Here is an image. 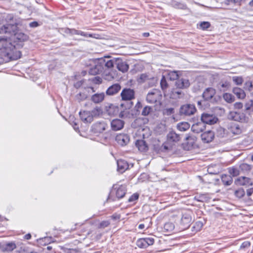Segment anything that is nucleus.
I'll return each mask as SVG.
<instances>
[{"label": "nucleus", "mask_w": 253, "mask_h": 253, "mask_svg": "<svg viewBox=\"0 0 253 253\" xmlns=\"http://www.w3.org/2000/svg\"><path fill=\"white\" fill-rule=\"evenodd\" d=\"M0 52L1 56L9 60H17L21 56L15 45L12 44L7 38L3 37H0Z\"/></svg>", "instance_id": "f257e3e1"}, {"label": "nucleus", "mask_w": 253, "mask_h": 253, "mask_svg": "<svg viewBox=\"0 0 253 253\" xmlns=\"http://www.w3.org/2000/svg\"><path fill=\"white\" fill-rule=\"evenodd\" d=\"M126 192V187L125 185L115 184L112 187L108 200L115 201L116 199H119L123 198Z\"/></svg>", "instance_id": "f03ea898"}, {"label": "nucleus", "mask_w": 253, "mask_h": 253, "mask_svg": "<svg viewBox=\"0 0 253 253\" xmlns=\"http://www.w3.org/2000/svg\"><path fill=\"white\" fill-rule=\"evenodd\" d=\"M228 118L241 123L247 122L248 121V118L244 113L235 111L230 112L228 115Z\"/></svg>", "instance_id": "7ed1b4c3"}, {"label": "nucleus", "mask_w": 253, "mask_h": 253, "mask_svg": "<svg viewBox=\"0 0 253 253\" xmlns=\"http://www.w3.org/2000/svg\"><path fill=\"white\" fill-rule=\"evenodd\" d=\"M161 96V92L159 89H153L148 93L146 100L149 103H154L159 100Z\"/></svg>", "instance_id": "20e7f679"}, {"label": "nucleus", "mask_w": 253, "mask_h": 253, "mask_svg": "<svg viewBox=\"0 0 253 253\" xmlns=\"http://www.w3.org/2000/svg\"><path fill=\"white\" fill-rule=\"evenodd\" d=\"M196 111V109L194 105L187 104L181 106L179 113L181 115L189 116L193 115Z\"/></svg>", "instance_id": "39448f33"}, {"label": "nucleus", "mask_w": 253, "mask_h": 253, "mask_svg": "<svg viewBox=\"0 0 253 253\" xmlns=\"http://www.w3.org/2000/svg\"><path fill=\"white\" fill-rule=\"evenodd\" d=\"M122 99L124 101H130L135 97V92L133 89L130 88H124L121 93Z\"/></svg>", "instance_id": "423d86ee"}, {"label": "nucleus", "mask_w": 253, "mask_h": 253, "mask_svg": "<svg viewBox=\"0 0 253 253\" xmlns=\"http://www.w3.org/2000/svg\"><path fill=\"white\" fill-rule=\"evenodd\" d=\"M17 30V26L15 24H9L3 25L0 28V34H9L13 35Z\"/></svg>", "instance_id": "0eeeda50"}, {"label": "nucleus", "mask_w": 253, "mask_h": 253, "mask_svg": "<svg viewBox=\"0 0 253 253\" xmlns=\"http://www.w3.org/2000/svg\"><path fill=\"white\" fill-rule=\"evenodd\" d=\"M192 221L191 216L189 212L183 213L181 218L180 226L182 230H185L188 228Z\"/></svg>", "instance_id": "6e6552de"}, {"label": "nucleus", "mask_w": 253, "mask_h": 253, "mask_svg": "<svg viewBox=\"0 0 253 253\" xmlns=\"http://www.w3.org/2000/svg\"><path fill=\"white\" fill-rule=\"evenodd\" d=\"M154 243V239L153 238H140L136 241V245L140 248H146Z\"/></svg>", "instance_id": "1a4fd4ad"}, {"label": "nucleus", "mask_w": 253, "mask_h": 253, "mask_svg": "<svg viewBox=\"0 0 253 253\" xmlns=\"http://www.w3.org/2000/svg\"><path fill=\"white\" fill-rule=\"evenodd\" d=\"M218 119L212 115L207 113H204L201 116V121L205 123V125H213L216 123Z\"/></svg>", "instance_id": "9d476101"}, {"label": "nucleus", "mask_w": 253, "mask_h": 253, "mask_svg": "<svg viewBox=\"0 0 253 253\" xmlns=\"http://www.w3.org/2000/svg\"><path fill=\"white\" fill-rule=\"evenodd\" d=\"M115 65L117 68L123 73L127 72L129 68V65L127 63L121 58H115Z\"/></svg>", "instance_id": "9b49d317"}, {"label": "nucleus", "mask_w": 253, "mask_h": 253, "mask_svg": "<svg viewBox=\"0 0 253 253\" xmlns=\"http://www.w3.org/2000/svg\"><path fill=\"white\" fill-rule=\"evenodd\" d=\"M115 140L119 145L124 146L129 142V137L127 134L120 133L116 135Z\"/></svg>", "instance_id": "f8f14e48"}, {"label": "nucleus", "mask_w": 253, "mask_h": 253, "mask_svg": "<svg viewBox=\"0 0 253 253\" xmlns=\"http://www.w3.org/2000/svg\"><path fill=\"white\" fill-rule=\"evenodd\" d=\"M107 124L104 122H97L92 126V131L95 133H101L106 129Z\"/></svg>", "instance_id": "ddd939ff"}, {"label": "nucleus", "mask_w": 253, "mask_h": 253, "mask_svg": "<svg viewBox=\"0 0 253 253\" xmlns=\"http://www.w3.org/2000/svg\"><path fill=\"white\" fill-rule=\"evenodd\" d=\"M190 83L188 79L181 78L175 82V86L179 89H185L189 87Z\"/></svg>", "instance_id": "4468645a"}, {"label": "nucleus", "mask_w": 253, "mask_h": 253, "mask_svg": "<svg viewBox=\"0 0 253 253\" xmlns=\"http://www.w3.org/2000/svg\"><path fill=\"white\" fill-rule=\"evenodd\" d=\"M201 137L203 142L208 143L212 141L214 137V134L212 131L208 130L203 133Z\"/></svg>", "instance_id": "2eb2a0df"}, {"label": "nucleus", "mask_w": 253, "mask_h": 253, "mask_svg": "<svg viewBox=\"0 0 253 253\" xmlns=\"http://www.w3.org/2000/svg\"><path fill=\"white\" fill-rule=\"evenodd\" d=\"M121 89V86L119 84H115L110 86L107 89L106 93L107 95H114L117 94Z\"/></svg>", "instance_id": "dca6fc26"}, {"label": "nucleus", "mask_w": 253, "mask_h": 253, "mask_svg": "<svg viewBox=\"0 0 253 253\" xmlns=\"http://www.w3.org/2000/svg\"><path fill=\"white\" fill-rule=\"evenodd\" d=\"M180 139V135L173 130H170L167 134V141L169 143H176Z\"/></svg>", "instance_id": "f3484780"}, {"label": "nucleus", "mask_w": 253, "mask_h": 253, "mask_svg": "<svg viewBox=\"0 0 253 253\" xmlns=\"http://www.w3.org/2000/svg\"><path fill=\"white\" fill-rule=\"evenodd\" d=\"M124 126V122L120 119H114L111 122V128L115 131L121 130L123 128Z\"/></svg>", "instance_id": "a211bd4d"}, {"label": "nucleus", "mask_w": 253, "mask_h": 253, "mask_svg": "<svg viewBox=\"0 0 253 253\" xmlns=\"http://www.w3.org/2000/svg\"><path fill=\"white\" fill-rule=\"evenodd\" d=\"M205 128V123L201 121L193 124L191 126V130L195 133H199L203 131Z\"/></svg>", "instance_id": "6ab92c4d"}, {"label": "nucleus", "mask_w": 253, "mask_h": 253, "mask_svg": "<svg viewBox=\"0 0 253 253\" xmlns=\"http://www.w3.org/2000/svg\"><path fill=\"white\" fill-rule=\"evenodd\" d=\"M104 67L102 63H98L94 66L89 69V74L91 75H96L102 73L103 71Z\"/></svg>", "instance_id": "aec40b11"}, {"label": "nucleus", "mask_w": 253, "mask_h": 253, "mask_svg": "<svg viewBox=\"0 0 253 253\" xmlns=\"http://www.w3.org/2000/svg\"><path fill=\"white\" fill-rule=\"evenodd\" d=\"M79 114L81 119L84 122L90 123L93 121L92 116L90 111H80Z\"/></svg>", "instance_id": "412c9836"}, {"label": "nucleus", "mask_w": 253, "mask_h": 253, "mask_svg": "<svg viewBox=\"0 0 253 253\" xmlns=\"http://www.w3.org/2000/svg\"><path fill=\"white\" fill-rule=\"evenodd\" d=\"M216 93L215 90L212 87L206 89L203 93V97L206 100H209L212 98Z\"/></svg>", "instance_id": "4be33fe9"}, {"label": "nucleus", "mask_w": 253, "mask_h": 253, "mask_svg": "<svg viewBox=\"0 0 253 253\" xmlns=\"http://www.w3.org/2000/svg\"><path fill=\"white\" fill-rule=\"evenodd\" d=\"M236 182L238 184L247 186L253 185V180L245 176L239 177L236 180Z\"/></svg>", "instance_id": "5701e85b"}, {"label": "nucleus", "mask_w": 253, "mask_h": 253, "mask_svg": "<svg viewBox=\"0 0 253 253\" xmlns=\"http://www.w3.org/2000/svg\"><path fill=\"white\" fill-rule=\"evenodd\" d=\"M13 39L15 41V42H23L28 40V37L27 35L24 33L17 32L16 31L13 36Z\"/></svg>", "instance_id": "b1692460"}, {"label": "nucleus", "mask_w": 253, "mask_h": 253, "mask_svg": "<svg viewBox=\"0 0 253 253\" xmlns=\"http://www.w3.org/2000/svg\"><path fill=\"white\" fill-rule=\"evenodd\" d=\"M118 170L123 173L128 168L127 163L123 160H120L117 161Z\"/></svg>", "instance_id": "393cba45"}, {"label": "nucleus", "mask_w": 253, "mask_h": 253, "mask_svg": "<svg viewBox=\"0 0 253 253\" xmlns=\"http://www.w3.org/2000/svg\"><path fill=\"white\" fill-rule=\"evenodd\" d=\"M135 145L140 151L145 152L148 150V146L146 142L143 140H137Z\"/></svg>", "instance_id": "a878e982"}, {"label": "nucleus", "mask_w": 253, "mask_h": 253, "mask_svg": "<svg viewBox=\"0 0 253 253\" xmlns=\"http://www.w3.org/2000/svg\"><path fill=\"white\" fill-rule=\"evenodd\" d=\"M233 92L238 98L244 99L246 97V94L244 90L239 87H234L233 89Z\"/></svg>", "instance_id": "bb28decb"}, {"label": "nucleus", "mask_w": 253, "mask_h": 253, "mask_svg": "<svg viewBox=\"0 0 253 253\" xmlns=\"http://www.w3.org/2000/svg\"><path fill=\"white\" fill-rule=\"evenodd\" d=\"M104 96V93H96L91 96V100L93 102L98 103L103 100Z\"/></svg>", "instance_id": "cd10ccee"}, {"label": "nucleus", "mask_w": 253, "mask_h": 253, "mask_svg": "<svg viewBox=\"0 0 253 253\" xmlns=\"http://www.w3.org/2000/svg\"><path fill=\"white\" fill-rule=\"evenodd\" d=\"M190 127V124L186 122H183L177 124V128L181 131H185Z\"/></svg>", "instance_id": "c85d7f7f"}, {"label": "nucleus", "mask_w": 253, "mask_h": 253, "mask_svg": "<svg viewBox=\"0 0 253 253\" xmlns=\"http://www.w3.org/2000/svg\"><path fill=\"white\" fill-rule=\"evenodd\" d=\"M221 181L224 185H230L232 184L233 180L230 175L222 174L221 176Z\"/></svg>", "instance_id": "c756f323"}, {"label": "nucleus", "mask_w": 253, "mask_h": 253, "mask_svg": "<svg viewBox=\"0 0 253 253\" xmlns=\"http://www.w3.org/2000/svg\"><path fill=\"white\" fill-rule=\"evenodd\" d=\"M239 169L241 172L248 173L252 169V166L248 164L243 163L239 166Z\"/></svg>", "instance_id": "7c9ffc66"}, {"label": "nucleus", "mask_w": 253, "mask_h": 253, "mask_svg": "<svg viewBox=\"0 0 253 253\" xmlns=\"http://www.w3.org/2000/svg\"><path fill=\"white\" fill-rule=\"evenodd\" d=\"M78 35L85 37H93L92 35L84 32L72 29L71 35Z\"/></svg>", "instance_id": "2f4dec72"}, {"label": "nucleus", "mask_w": 253, "mask_h": 253, "mask_svg": "<svg viewBox=\"0 0 253 253\" xmlns=\"http://www.w3.org/2000/svg\"><path fill=\"white\" fill-rule=\"evenodd\" d=\"M230 131L234 134H238L241 132V129L238 125L232 124L230 127Z\"/></svg>", "instance_id": "473e14b6"}, {"label": "nucleus", "mask_w": 253, "mask_h": 253, "mask_svg": "<svg viewBox=\"0 0 253 253\" xmlns=\"http://www.w3.org/2000/svg\"><path fill=\"white\" fill-rule=\"evenodd\" d=\"M223 98L225 101L229 103H231L235 100L234 96L232 94L228 93H224Z\"/></svg>", "instance_id": "72a5a7b5"}, {"label": "nucleus", "mask_w": 253, "mask_h": 253, "mask_svg": "<svg viewBox=\"0 0 253 253\" xmlns=\"http://www.w3.org/2000/svg\"><path fill=\"white\" fill-rule=\"evenodd\" d=\"M228 171L230 175H231L232 176H236L238 175L241 172L239 167L230 168L228 169Z\"/></svg>", "instance_id": "f704fd0d"}, {"label": "nucleus", "mask_w": 253, "mask_h": 253, "mask_svg": "<svg viewBox=\"0 0 253 253\" xmlns=\"http://www.w3.org/2000/svg\"><path fill=\"white\" fill-rule=\"evenodd\" d=\"M16 248V246L14 242H9L5 245L4 249L6 251H12Z\"/></svg>", "instance_id": "c9c22d12"}, {"label": "nucleus", "mask_w": 253, "mask_h": 253, "mask_svg": "<svg viewBox=\"0 0 253 253\" xmlns=\"http://www.w3.org/2000/svg\"><path fill=\"white\" fill-rule=\"evenodd\" d=\"M153 111V108L148 106H146L144 107L143 109V110L141 112V115L144 116H148L150 114V113H151Z\"/></svg>", "instance_id": "e433bc0d"}, {"label": "nucleus", "mask_w": 253, "mask_h": 253, "mask_svg": "<svg viewBox=\"0 0 253 253\" xmlns=\"http://www.w3.org/2000/svg\"><path fill=\"white\" fill-rule=\"evenodd\" d=\"M169 79L171 81H174V80H178V77L179 75L178 74V72L177 71H171L170 72L169 74Z\"/></svg>", "instance_id": "4c0bfd02"}, {"label": "nucleus", "mask_w": 253, "mask_h": 253, "mask_svg": "<svg viewBox=\"0 0 253 253\" xmlns=\"http://www.w3.org/2000/svg\"><path fill=\"white\" fill-rule=\"evenodd\" d=\"M115 59L109 60L107 61V62H105L104 61L102 64L103 65L104 64L105 67H106L107 68H112L115 65Z\"/></svg>", "instance_id": "58836bf2"}, {"label": "nucleus", "mask_w": 253, "mask_h": 253, "mask_svg": "<svg viewBox=\"0 0 253 253\" xmlns=\"http://www.w3.org/2000/svg\"><path fill=\"white\" fill-rule=\"evenodd\" d=\"M172 95L174 98H181L183 95L184 93L182 92L181 90H177V89H174L172 92Z\"/></svg>", "instance_id": "ea45409f"}, {"label": "nucleus", "mask_w": 253, "mask_h": 253, "mask_svg": "<svg viewBox=\"0 0 253 253\" xmlns=\"http://www.w3.org/2000/svg\"><path fill=\"white\" fill-rule=\"evenodd\" d=\"M186 140L188 144L193 146L196 141V137L195 136L188 135L186 137Z\"/></svg>", "instance_id": "a19ab883"}, {"label": "nucleus", "mask_w": 253, "mask_h": 253, "mask_svg": "<svg viewBox=\"0 0 253 253\" xmlns=\"http://www.w3.org/2000/svg\"><path fill=\"white\" fill-rule=\"evenodd\" d=\"M234 194L237 197L241 198L245 195V192L243 188H239L235 191Z\"/></svg>", "instance_id": "79ce46f5"}, {"label": "nucleus", "mask_w": 253, "mask_h": 253, "mask_svg": "<svg viewBox=\"0 0 253 253\" xmlns=\"http://www.w3.org/2000/svg\"><path fill=\"white\" fill-rule=\"evenodd\" d=\"M160 84L161 88L163 90H165L168 87V84L164 76H163L161 79Z\"/></svg>", "instance_id": "37998d69"}, {"label": "nucleus", "mask_w": 253, "mask_h": 253, "mask_svg": "<svg viewBox=\"0 0 253 253\" xmlns=\"http://www.w3.org/2000/svg\"><path fill=\"white\" fill-rule=\"evenodd\" d=\"M164 229L168 231H172L174 228V226L173 223L168 222L164 225Z\"/></svg>", "instance_id": "c03bdc74"}, {"label": "nucleus", "mask_w": 253, "mask_h": 253, "mask_svg": "<svg viewBox=\"0 0 253 253\" xmlns=\"http://www.w3.org/2000/svg\"><path fill=\"white\" fill-rule=\"evenodd\" d=\"M233 81L237 85H241L242 84V83L243 82V79L241 77H233Z\"/></svg>", "instance_id": "a18cd8bd"}, {"label": "nucleus", "mask_w": 253, "mask_h": 253, "mask_svg": "<svg viewBox=\"0 0 253 253\" xmlns=\"http://www.w3.org/2000/svg\"><path fill=\"white\" fill-rule=\"evenodd\" d=\"M246 110H252L253 111V100H250L245 105Z\"/></svg>", "instance_id": "49530a36"}, {"label": "nucleus", "mask_w": 253, "mask_h": 253, "mask_svg": "<svg viewBox=\"0 0 253 253\" xmlns=\"http://www.w3.org/2000/svg\"><path fill=\"white\" fill-rule=\"evenodd\" d=\"M139 198V194L137 193H134L132 194L128 199V202L131 203L135 202L138 200Z\"/></svg>", "instance_id": "de8ad7c7"}, {"label": "nucleus", "mask_w": 253, "mask_h": 253, "mask_svg": "<svg viewBox=\"0 0 253 253\" xmlns=\"http://www.w3.org/2000/svg\"><path fill=\"white\" fill-rule=\"evenodd\" d=\"M243 0H226L225 3L226 4H235L236 5H240L241 2Z\"/></svg>", "instance_id": "09e8293b"}, {"label": "nucleus", "mask_w": 253, "mask_h": 253, "mask_svg": "<svg viewBox=\"0 0 253 253\" xmlns=\"http://www.w3.org/2000/svg\"><path fill=\"white\" fill-rule=\"evenodd\" d=\"M100 111H101V109L99 107H96L94 109H93L90 112V113H91V115L92 116V119L93 118V117L99 115Z\"/></svg>", "instance_id": "8fccbe9b"}, {"label": "nucleus", "mask_w": 253, "mask_h": 253, "mask_svg": "<svg viewBox=\"0 0 253 253\" xmlns=\"http://www.w3.org/2000/svg\"><path fill=\"white\" fill-rule=\"evenodd\" d=\"M211 26L210 22H202L200 23V28L203 30L208 29Z\"/></svg>", "instance_id": "3c124183"}, {"label": "nucleus", "mask_w": 253, "mask_h": 253, "mask_svg": "<svg viewBox=\"0 0 253 253\" xmlns=\"http://www.w3.org/2000/svg\"><path fill=\"white\" fill-rule=\"evenodd\" d=\"M251 246L250 242L248 241H246L244 242L240 246V249L241 250H245L248 248H249Z\"/></svg>", "instance_id": "603ef678"}, {"label": "nucleus", "mask_w": 253, "mask_h": 253, "mask_svg": "<svg viewBox=\"0 0 253 253\" xmlns=\"http://www.w3.org/2000/svg\"><path fill=\"white\" fill-rule=\"evenodd\" d=\"M174 113V109L172 108H167L164 110V114L166 115H170Z\"/></svg>", "instance_id": "864d4df0"}, {"label": "nucleus", "mask_w": 253, "mask_h": 253, "mask_svg": "<svg viewBox=\"0 0 253 253\" xmlns=\"http://www.w3.org/2000/svg\"><path fill=\"white\" fill-rule=\"evenodd\" d=\"M109 222L108 221H103L100 223V228H105L107 227L109 225Z\"/></svg>", "instance_id": "5fc2aeb1"}, {"label": "nucleus", "mask_w": 253, "mask_h": 253, "mask_svg": "<svg viewBox=\"0 0 253 253\" xmlns=\"http://www.w3.org/2000/svg\"><path fill=\"white\" fill-rule=\"evenodd\" d=\"M104 78L106 80L111 81L114 79V76L109 73L105 75Z\"/></svg>", "instance_id": "6e6d98bb"}, {"label": "nucleus", "mask_w": 253, "mask_h": 253, "mask_svg": "<svg viewBox=\"0 0 253 253\" xmlns=\"http://www.w3.org/2000/svg\"><path fill=\"white\" fill-rule=\"evenodd\" d=\"M234 108L237 109H240L243 108V105L241 102H236L234 104Z\"/></svg>", "instance_id": "4d7b16f0"}, {"label": "nucleus", "mask_w": 253, "mask_h": 253, "mask_svg": "<svg viewBox=\"0 0 253 253\" xmlns=\"http://www.w3.org/2000/svg\"><path fill=\"white\" fill-rule=\"evenodd\" d=\"M196 226H194V228L197 227V231L200 230L203 226V224L201 222H197L196 223Z\"/></svg>", "instance_id": "13d9d810"}, {"label": "nucleus", "mask_w": 253, "mask_h": 253, "mask_svg": "<svg viewBox=\"0 0 253 253\" xmlns=\"http://www.w3.org/2000/svg\"><path fill=\"white\" fill-rule=\"evenodd\" d=\"M39 25V23L36 21L32 22L29 24V26L32 28H35Z\"/></svg>", "instance_id": "bf43d9fd"}, {"label": "nucleus", "mask_w": 253, "mask_h": 253, "mask_svg": "<svg viewBox=\"0 0 253 253\" xmlns=\"http://www.w3.org/2000/svg\"><path fill=\"white\" fill-rule=\"evenodd\" d=\"M228 86V84L227 83L219 84V88L220 89H221L222 88H226Z\"/></svg>", "instance_id": "052dcab7"}, {"label": "nucleus", "mask_w": 253, "mask_h": 253, "mask_svg": "<svg viewBox=\"0 0 253 253\" xmlns=\"http://www.w3.org/2000/svg\"><path fill=\"white\" fill-rule=\"evenodd\" d=\"M147 76L145 74H142L141 75L139 80L142 81V82H145L146 81L147 78Z\"/></svg>", "instance_id": "680f3d73"}, {"label": "nucleus", "mask_w": 253, "mask_h": 253, "mask_svg": "<svg viewBox=\"0 0 253 253\" xmlns=\"http://www.w3.org/2000/svg\"><path fill=\"white\" fill-rule=\"evenodd\" d=\"M253 194V187L248 189L247 191V195L248 197H250Z\"/></svg>", "instance_id": "e2e57ef3"}, {"label": "nucleus", "mask_w": 253, "mask_h": 253, "mask_svg": "<svg viewBox=\"0 0 253 253\" xmlns=\"http://www.w3.org/2000/svg\"><path fill=\"white\" fill-rule=\"evenodd\" d=\"M83 84V81H79L77 82L76 84H75L74 86L76 88H78L81 86V85Z\"/></svg>", "instance_id": "0e129e2a"}, {"label": "nucleus", "mask_w": 253, "mask_h": 253, "mask_svg": "<svg viewBox=\"0 0 253 253\" xmlns=\"http://www.w3.org/2000/svg\"><path fill=\"white\" fill-rule=\"evenodd\" d=\"M114 106L113 105H111L109 106V109L107 110V112L109 115H114V112H112L111 110L114 108Z\"/></svg>", "instance_id": "69168bd1"}, {"label": "nucleus", "mask_w": 253, "mask_h": 253, "mask_svg": "<svg viewBox=\"0 0 253 253\" xmlns=\"http://www.w3.org/2000/svg\"><path fill=\"white\" fill-rule=\"evenodd\" d=\"M142 107V105L140 102L138 101L136 104L135 105V108L136 109L137 111H138V109Z\"/></svg>", "instance_id": "338daca9"}, {"label": "nucleus", "mask_w": 253, "mask_h": 253, "mask_svg": "<svg viewBox=\"0 0 253 253\" xmlns=\"http://www.w3.org/2000/svg\"><path fill=\"white\" fill-rule=\"evenodd\" d=\"M72 29L66 28L64 29V33L71 35Z\"/></svg>", "instance_id": "774afa93"}]
</instances>
